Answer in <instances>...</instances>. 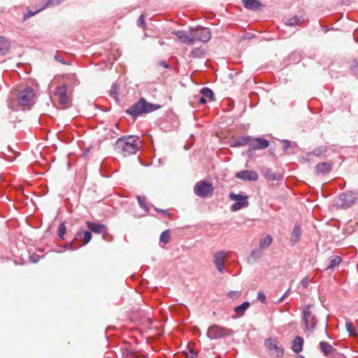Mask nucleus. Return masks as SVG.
Masks as SVG:
<instances>
[{
	"mask_svg": "<svg viewBox=\"0 0 358 358\" xmlns=\"http://www.w3.org/2000/svg\"><path fill=\"white\" fill-rule=\"evenodd\" d=\"M138 140L133 136H122L116 141L115 150L124 157L135 154L138 150Z\"/></svg>",
	"mask_w": 358,
	"mask_h": 358,
	"instance_id": "1",
	"label": "nucleus"
},
{
	"mask_svg": "<svg viewBox=\"0 0 358 358\" xmlns=\"http://www.w3.org/2000/svg\"><path fill=\"white\" fill-rule=\"evenodd\" d=\"M159 106L152 104L146 102L145 99L141 98L133 104L131 107H129L126 113L131 115L132 117H136L138 115H141L143 113H148L152 112L158 108H159Z\"/></svg>",
	"mask_w": 358,
	"mask_h": 358,
	"instance_id": "2",
	"label": "nucleus"
},
{
	"mask_svg": "<svg viewBox=\"0 0 358 358\" xmlns=\"http://www.w3.org/2000/svg\"><path fill=\"white\" fill-rule=\"evenodd\" d=\"M358 199V193L348 192H343L335 199L334 205L340 208H348L352 206Z\"/></svg>",
	"mask_w": 358,
	"mask_h": 358,
	"instance_id": "3",
	"label": "nucleus"
},
{
	"mask_svg": "<svg viewBox=\"0 0 358 358\" xmlns=\"http://www.w3.org/2000/svg\"><path fill=\"white\" fill-rule=\"evenodd\" d=\"M192 45L196 42L207 43L211 38V31L208 28L196 27L191 28Z\"/></svg>",
	"mask_w": 358,
	"mask_h": 358,
	"instance_id": "4",
	"label": "nucleus"
},
{
	"mask_svg": "<svg viewBox=\"0 0 358 358\" xmlns=\"http://www.w3.org/2000/svg\"><path fill=\"white\" fill-rule=\"evenodd\" d=\"M232 333L233 331L230 329L214 324L208 327L207 336L211 340H216L227 336H230Z\"/></svg>",
	"mask_w": 358,
	"mask_h": 358,
	"instance_id": "5",
	"label": "nucleus"
},
{
	"mask_svg": "<svg viewBox=\"0 0 358 358\" xmlns=\"http://www.w3.org/2000/svg\"><path fill=\"white\" fill-rule=\"evenodd\" d=\"M35 92L33 88L27 87L24 90L19 92L17 95V101L20 105L27 106L34 103Z\"/></svg>",
	"mask_w": 358,
	"mask_h": 358,
	"instance_id": "6",
	"label": "nucleus"
},
{
	"mask_svg": "<svg viewBox=\"0 0 358 358\" xmlns=\"http://www.w3.org/2000/svg\"><path fill=\"white\" fill-rule=\"evenodd\" d=\"M248 196L242 194H236L234 192L229 194V199L235 201L236 202L231 206L232 211H237L243 208L248 207L249 202L248 201Z\"/></svg>",
	"mask_w": 358,
	"mask_h": 358,
	"instance_id": "7",
	"label": "nucleus"
},
{
	"mask_svg": "<svg viewBox=\"0 0 358 358\" xmlns=\"http://www.w3.org/2000/svg\"><path fill=\"white\" fill-rule=\"evenodd\" d=\"M213 192L212 185L207 181L198 182L194 186V192L200 197H206L212 194Z\"/></svg>",
	"mask_w": 358,
	"mask_h": 358,
	"instance_id": "8",
	"label": "nucleus"
},
{
	"mask_svg": "<svg viewBox=\"0 0 358 358\" xmlns=\"http://www.w3.org/2000/svg\"><path fill=\"white\" fill-rule=\"evenodd\" d=\"M311 307V305H308L303 309V322L306 329L310 330H313L317 323V320L310 310Z\"/></svg>",
	"mask_w": 358,
	"mask_h": 358,
	"instance_id": "9",
	"label": "nucleus"
},
{
	"mask_svg": "<svg viewBox=\"0 0 358 358\" xmlns=\"http://www.w3.org/2000/svg\"><path fill=\"white\" fill-rule=\"evenodd\" d=\"M227 255V252L224 250L219 251L213 254V263L218 271L221 273H224V264L225 260L228 259Z\"/></svg>",
	"mask_w": 358,
	"mask_h": 358,
	"instance_id": "10",
	"label": "nucleus"
},
{
	"mask_svg": "<svg viewBox=\"0 0 358 358\" xmlns=\"http://www.w3.org/2000/svg\"><path fill=\"white\" fill-rule=\"evenodd\" d=\"M269 145V141L262 138H254L251 136V142L248 152L252 150L266 149Z\"/></svg>",
	"mask_w": 358,
	"mask_h": 358,
	"instance_id": "11",
	"label": "nucleus"
},
{
	"mask_svg": "<svg viewBox=\"0 0 358 358\" xmlns=\"http://www.w3.org/2000/svg\"><path fill=\"white\" fill-rule=\"evenodd\" d=\"M265 344L268 350L272 352V354L274 356L277 357H281L283 356V348L278 345V343L275 340L268 338L265 341Z\"/></svg>",
	"mask_w": 358,
	"mask_h": 358,
	"instance_id": "12",
	"label": "nucleus"
},
{
	"mask_svg": "<svg viewBox=\"0 0 358 358\" xmlns=\"http://www.w3.org/2000/svg\"><path fill=\"white\" fill-rule=\"evenodd\" d=\"M87 228L92 232L97 234H103V238L106 239V234L107 233V227L105 224L87 221L85 222Z\"/></svg>",
	"mask_w": 358,
	"mask_h": 358,
	"instance_id": "13",
	"label": "nucleus"
},
{
	"mask_svg": "<svg viewBox=\"0 0 358 358\" xmlns=\"http://www.w3.org/2000/svg\"><path fill=\"white\" fill-rule=\"evenodd\" d=\"M66 90L67 87L66 85H63L62 86H59L56 89L55 95L58 97V101L59 103L63 106V107H67L69 104V99L66 96Z\"/></svg>",
	"mask_w": 358,
	"mask_h": 358,
	"instance_id": "14",
	"label": "nucleus"
},
{
	"mask_svg": "<svg viewBox=\"0 0 358 358\" xmlns=\"http://www.w3.org/2000/svg\"><path fill=\"white\" fill-rule=\"evenodd\" d=\"M236 178L248 181H256L258 179V174L255 171L244 170L236 173Z\"/></svg>",
	"mask_w": 358,
	"mask_h": 358,
	"instance_id": "15",
	"label": "nucleus"
},
{
	"mask_svg": "<svg viewBox=\"0 0 358 358\" xmlns=\"http://www.w3.org/2000/svg\"><path fill=\"white\" fill-rule=\"evenodd\" d=\"M172 34L175 35L182 43L188 45H192V39L191 38V28H189V34L183 30L174 31L172 32Z\"/></svg>",
	"mask_w": 358,
	"mask_h": 358,
	"instance_id": "16",
	"label": "nucleus"
},
{
	"mask_svg": "<svg viewBox=\"0 0 358 358\" xmlns=\"http://www.w3.org/2000/svg\"><path fill=\"white\" fill-rule=\"evenodd\" d=\"M92 238V234L89 231L79 230L74 238L75 241L82 242V245L87 244Z\"/></svg>",
	"mask_w": 358,
	"mask_h": 358,
	"instance_id": "17",
	"label": "nucleus"
},
{
	"mask_svg": "<svg viewBox=\"0 0 358 358\" xmlns=\"http://www.w3.org/2000/svg\"><path fill=\"white\" fill-rule=\"evenodd\" d=\"M251 142V136H242L236 138L235 140H234L231 144L230 146L232 148H237V147H243L245 145H250Z\"/></svg>",
	"mask_w": 358,
	"mask_h": 358,
	"instance_id": "18",
	"label": "nucleus"
},
{
	"mask_svg": "<svg viewBox=\"0 0 358 358\" xmlns=\"http://www.w3.org/2000/svg\"><path fill=\"white\" fill-rule=\"evenodd\" d=\"M319 346L322 352L327 358H329L336 352V350L330 343L326 341H321Z\"/></svg>",
	"mask_w": 358,
	"mask_h": 358,
	"instance_id": "19",
	"label": "nucleus"
},
{
	"mask_svg": "<svg viewBox=\"0 0 358 358\" xmlns=\"http://www.w3.org/2000/svg\"><path fill=\"white\" fill-rule=\"evenodd\" d=\"M331 170V165L329 162H322L316 165L315 173L317 175H327Z\"/></svg>",
	"mask_w": 358,
	"mask_h": 358,
	"instance_id": "20",
	"label": "nucleus"
},
{
	"mask_svg": "<svg viewBox=\"0 0 358 358\" xmlns=\"http://www.w3.org/2000/svg\"><path fill=\"white\" fill-rule=\"evenodd\" d=\"M328 151V148L326 145H320L315 149H314L312 152H309L306 153L307 157H310L312 156L321 157L324 155Z\"/></svg>",
	"mask_w": 358,
	"mask_h": 358,
	"instance_id": "21",
	"label": "nucleus"
},
{
	"mask_svg": "<svg viewBox=\"0 0 358 358\" xmlns=\"http://www.w3.org/2000/svg\"><path fill=\"white\" fill-rule=\"evenodd\" d=\"M242 2L245 8L252 10H259L261 7V3L258 0H242Z\"/></svg>",
	"mask_w": 358,
	"mask_h": 358,
	"instance_id": "22",
	"label": "nucleus"
},
{
	"mask_svg": "<svg viewBox=\"0 0 358 358\" xmlns=\"http://www.w3.org/2000/svg\"><path fill=\"white\" fill-rule=\"evenodd\" d=\"M303 345V339L300 336H296L292 341V349L296 352L299 353L302 351Z\"/></svg>",
	"mask_w": 358,
	"mask_h": 358,
	"instance_id": "23",
	"label": "nucleus"
},
{
	"mask_svg": "<svg viewBox=\"0 0 358 358\" xmlns=\"http://www.w3.org/2000/svg\"><path fill=\"white\" fill-rule=\"evenodd\" d=\"M342 259L339 256H331L329 259V264L326 270L333 269L334 267L338 266L341 262Z\"/></svg>",
	"mask_w": 358,
	"mask_h": 358,
	"instance_id": "24",
	"label": "nucleus"
},
{
	"mask_svg": "<svg viewBox=\"0 0 358 358\" xmlns=\"http://www.w3.org/2000/svg\"><path fill=\"white\" fill-rule=\"evenodd\" d=\"M303 22H304V20L302 17L294 16L293 17L287 19L285 21V25L292 27V26H295V25H299V24H302Z\"/></svg>",
	"mask_w": 358,
	"mask_h": 358,
	"instance_id": "25",
	"label": "nucleus"
},
{
	"mask_svg": "<svg viewBox=\"0 0 358 358\" xmlns=\"http://www.w3.org/2000/svg\"><path fill=\"white\" fill-rule=\"evenodd\" d=\"M9 50L8 41L2 36H0V55H4Z\"/></svg>",
	"mask_w": 358,
	"mask_h": 358,
	"instance_id": "26",
	"label": "nucleus"
},
{
	"mask_svg": "<svg viewBox=\"0 0 358 358\" xmlns=\"http://www.w3.org/2000/svg\"><path fill=\"white\" fill-rule=\"evenodd\" d=\"M301 228L299 225L296 224L293 229L292 236V239H291L293 244H296V243H298L299 238L301 236Z\"/></svg>",
	"mask_w": 358,
	"mask_h": 358,
	"instance_id": "27",
	"label": "nucleus"
},
{
	"mask_svg": "<svg viewBox=\"0 0 358 358\" xmlns=\"http://www.w3.org/2000/svg\"><path fill=\"white\" fill-rule=\"evenodd\" d=\"M200 94L206 99H208L210 101L215 100L214 93L212 91V90H210L208 87H203V89H201L200 91Z\"/></svg>",
	"mask_w": 358,
	"mask_h": 358,
	"instance_id": "28",
	"label": "nucleus"
},
{
	"mask_svg": "<svg viewBox=\"0 0 358 358\" xmlns=\"http://www.w3.org/2000/svg\"><path fill=\"white\" fill-rule=\"evenodd\" d=\"M205 55V50L201 48H194L190 52L189 56L192 58H201Z\"/></svg>",
	"mask_w": 358,
	"mask_h": 358,
	"instance_id": "29",
	"label": "nucleus"
},
{
	"mask_svg": "<svg viewBox=\"0 0 358 358\" xmlns=\"http://www.w3.org/2000/svg\"><path fill=\"white\" fill-rule=\"evenodd\" d=\"M250 307V303L248 301H245L240 306H238L234 308V312L238 314L240 316L244 314V312Z\"/></svg>",
	"mask_w": 358,
	"mask_h": 358,
	"instance_id": "30",
	"label": "nucleus"
},
{
	"mask_svg": "<svg viewBox=\"0 0 358 358\" xmlns=\"http://www.w3.org/2000/svg\"><path fill=\"white\" fill-rule=\"evenodd\" d=\"M265 177L271 180H279L282 176L280 173H273L271 169H267L265 173Z\"/></svg>",
	"mask_w": 358,
	"mask_h": 358,
	"instance_id": "31",
	"label": "nucleus"
},
{
	"mask_svg": "<svg viewBox=\"0 0 358 358\" xmlns=\"http://www.w3.org/2000/svg\"><path fill=\"white\" fill-rule=\"evenodd\" d=\"M273 241V238L270 235H266L264 238L260 240L259 248L264 249L268 247Z\"/></svg>",
	"mask_w": 358,
	"mask_h": 358,
	"instance_id": "32",
	"label": "nucleus"
},
{
	"mask_svg": "<svg viewBox=\"0 0 358 358\" xmlns=\"http://www.w3.org/2000/svg\"><path fill=\"white\" fill-rule=\"evenodd\" d=\"M136 199L138 200L139 206L144 209L145 211L149 210V208L146 203V198L144 196H137Z\"/></svg>",
	"mask_w": 358,
	"mask_h": 358,
	"instance_id": "33",
	"label": "nucleus"
},
{
	"mask_svg": "<svg viewBox=\"0 0 358 358\" xmlns=\"http://www.w3.org/2000/svg\"><path fill=\"white\" fill-rule=\"evenodd\" d=\"M66 226L64 224V222L61 223L59 227H58V229H57V235L58 236L64 240V234H66Z\"/></svg>",
	"mask_w": 358,
	"mask_h": 358,
	"instance_id": "34",
	"label": "nucleus"
},
{
	"mask_svg": "<svg viewBox=\"0 0 358 358\" xmlns=\"http://www.w3.org/2000/svg\"><path fill=\"white\" fill-rule=\"evenodd\" d=\"M171 235L169 230L164 231L160 235V241L165 243L170 241Z\"/></svg>",
	"mask_w": 358,
	"mask_h": 358,
	"instance_id": "35",
	"label": "nucleus"
},
{
	"mask_svg": "<svg viewBox=\"0 0 358 358\" xmlns=\"http://www.w3.org/2000/svg\"><path fill=\"white\" fill-rule=\"evenodd\" d=\"M346 329L350 335H356V329L351 322L347 321L345 323Z\"/></svg>",
	"mask_w": 358,
	"mask_h": 358,
	"instance_id": "36",
	"label": "nucleus"
},
{
	"mask_svg": "<svg viewBox=\"0 0 358 358\" xmlns=\"http://www.w3.org/2000/svg\"><path fill=\"white\" fill-rule=\"evenodd\" d=\"M350 69L354 74H358V59H354L350 64Z\"/></svg>",
	"mask_w": 358,
	"mask_h": 358,
	"instance_id": "37",
	"label": "nucleus"
},
{
	"mask_svg": "<svg viewBox=\"0 0 358 358\" xmlns=\"http://www.w3.org/2000/svg\"><path fill=\"white\" fill-rule=\"evenodd\" d=\"M64 0H48L45 7L55 6L60 4Z\"/></svg>",
	"mask_w": 358,
	"mask_h": 358,
	"instance_id": "38",
	"label": "nucleus"
},
{
	"mask_svg": "<svg viewBox=\"0 0 358 358\" xmlns=\"http://www.w3.org/2000/svg\"><path fill=\"white\" fill-rule=\"evenodd\" d=\"M110 94L112 97L117 99L118 96V87L117 85H113L111 90H110Z\"/></svg>",
	"mask_w": 358,
	"mask_h": 358,
	"instance_id": "39",
	"label": "nucleus"
},
{
	"mask_svg": "<svg viewBox=\"0 0 358 358\" xmlns=\"http://www.w3.org/2000/svg\"><path fill=\"white\" fill-rule=\"evenodd\" d=\"M257 299L261 301L262 303H266V296H265V294L260 291L257 293Z\"/></svg>",
	"mask_w": 358,
	"mask_h": 358,
	"instance_id": "40",
	"label": "nucleus"
},
{
	"mask_svg": "<svg viewBox=\"0 0 358 358\" xmlns=\"http://www.w3.org/2000/svg\"><path fill=\"white\" fill-rule=\"evenodd\" d=\"M138 24L139 27H141L143 29L145 28V16L143 14L140 15L138 20Z\"/></svg>",
	"mask_w": 358,
	"mask_h": 358,
	"instance_id": "41",
	"label": "nucleus"
},
{
	"mask_svg": "<svg viewBox=\"0 0 358 358\" xmlns=\"http://www.w3.org/2000/svg\"><path fill=\"white\" fill-rule=\"evenodd\" d=\"M158 65L160 66H162L164 68H166V69L170 68V65L166 61H164V60L159 61L158 62Z\"/></svg>",
	"mask_w": 358,
	"mask_h": 358,
	"instance_id": "42",
	"label": "nucleus"
},
{
	"mask_svg": "<svg viewBox=\"0 0 358 358\" xmlns=\"http://www.w3.org/2000/svg\"><path fill=\"white\" fill-rule=\"evenodd\" d=\"M54 58H55V59L56 61H57V62H60V63H62V64H67V63L64 60V59H63V58H62V57H61L59 55H57H57H55L54 56Z\"/></svg>",
	"mask_w": 358,
	"mask_h": 358,
	"instance_id": "43",
	"label": "nucleus"
},
{
	"mask_svg": "<svg viewBox=\"0 0 358 358\" xmlns=\"http://www.w3.org/2000/svg\"><path fill=\"white\" fill-rule=\"evenodd\" d=\"M329 358H347L343 354L338 352L337 351L332 355Z\"/></svg>",
	"mask_w": 358,
	"mask_h": 358,
	"instance_id": "44",
	"label": "nucleus"
},
{
	"mask_svg": "<svg viewBox=\"0 0 358 358\" xmlns=\"http://www.w3.org/2000/svg\"><path fill=\"white\" fill-rule=\"evenodd\" d=\"M282 144H283V150L285 151H287L290 146V142L288 141H283Z\"/></svg>",
	"mask_w": 358,
	"mask_h": 358,
	"instance_id": "45",
	"label": "nucleus"
},
{
	"mask_svg": "<svg viewBox=\"0 0 358 358\" xmlns=\"http://www.w3.org/2000/svg\"><path fill=\"white\" fill-rule=\"evenodd\" d=\"M38 10L36 11V12H29L26 14L24 15V20H27L28 18H29L30 17L34 15Z\"/></svg>",
	"mask_w": 358,
	"mask_h": 358,
	"instance_id": "46",
	"label": "nucleus"
},
{
	"mask_svg": "<svg viewBox=\"0 0 358 358\" xmlns=\"http://www.w3.org/2000/svg\"><path fill=\"white\" fill-rule=\"evenodd\" d=\"M197 101L200 103V104H204L206 103V99L205 97H203V96L201 95H199L198 96V100Z\"/></svg>",
	"mask_w": 358,
	"mask_h": 358,
	"instance_id": "47",
	"label": "nucleus"
},
{
	"mask_svg": "<svg viewBox=\"0 0 358 358\" xmlns=\"http://www.w3.org/2000/svg\"><path fill=\"white\" fill-rule=\"evenodd\" d=\"M250 257H261V254L257 250H253L250 253Z\"/></svg>",
	"mask_w": 358,
	"mask_h": 358,
	"instance_id": "48",
	"label": "nucleus"
},
{
	"mask_svg": "<svg viewBox=\"0 0 358 358\" xmlns=\"http://www.w3.org/2000/svg\"><path fill=\"white\" fill-rule=\"evenodd\" d=\"M308 282H309L308 278H304L301 281V284L303 287H306L308 285Z\"/></svg>",
	"mask_w": 358,
	"mask_h": 358,
	"instance_id": "49",
	"label": "nucleus"
},
{
	"mask_svg": "<svg viewBox=\"0 0 358 358\" xmlns=\"http://www.w3.org/2000/svg\"><path fill=\"white\" fill-rule=\"evenodd\" d=\"M160 213H162L164 214H165L167 217H171V214L168 212L167 210H160Z\"/></svg>",
	"mask_w": 358,
	"mask_h": 358,
	"instance_id": "50",
	"label": "nucleus"
},
{
	"mask_svg": "<svg viewBox=\"0 0 358 358\" xmlns=\"http://www.w3.org/2000/svg\"><path fill=\"white\" fill-rule=\"evenodd\" d=\"M197 357V354L193 352H190L189 358H196Z\"/></svg>",
	"mask_w": 358,
	"mask_h": 358,
	"instance_id": "51",
	"label": "nucleus"
},
{
	"mask_svg": "<svg viewBox=\"0 0 358 358\" xmlns=\"http://www.w3.org/2000/svg\"><path fill=\"white\" fill-rule=\"evenodd\" d=\"M289 292H290V289H288L285 292V293L282 295V296H283V297H285H285L289 294Z\"/></svg>",
	"mask_w": 358,
	"mask_h": 358,
	"instance_id": "52",
	"label": "nucleus"
},
{
	"mask_svg": "<svg viewBox=\"0 0 358 358\" xmlns=\"http://www.w3.org/2000/svg\"><path fill=\"white\" fill-rule=\"evenodd\" d=\"M235 294H236L235 293L230 292V293H229V296H230L231 298H233V297L235 296Z\"/></svg>",
	"mask_w": 358,
	"mask_h": 358,
	"instance_id": "53",
	"label": "nucleus"
},
{
	"mask_svg": "<svg viewBox=\"0 0 358 358\" xmlns=\"http://www.w3.org/2000/svg\"><path fill=\"white\" fill-rule=\"evenodd\" d=\"M31 260L33 262H35V263L38 262V259L33 258V257H31Z\"/></svg>",
	"mask_w": 358,
	"mask_h": 358,
	"instance_id": "54",
	"label": "nucleus"
},
{
	"mask_svg": "<svg viewBox=\"0 0 358 358\" xmlns=\"http://www.w3.org/2000/svg\"><path fill=\"white\" fill-rule=\"evenodd\" d=\"M31 260L33 262H35V263L38 262V259L33 258V257H31Z\"/></svg>",
	"mask_w": 358,
	"mask_h": 358,
	"instance_id": "55",
	"label": "nucleus"
},
{
	"mask_svg": "<svg viewBox=\"0 0 358 358\" xmlns=\"http://www.w3.org/2000/svg\"><path fill=\"white\" fill-rule=\"evenodd\" d=\"M69 248H70V249H73V243H71L69 244Z\"/></svg>",
	"mask_w": 358,
	"mask_h": 358,
	"instance_id": "56",
	"label": "nucleus"
},
{
	"mask_svg": "<svg viewBox=\"0 0 358 358\" xmlns=\"http://www.w3.org/2000/svg\"><path fill=\"white\" fill-rule=\"evenodd\" d=\"M155 210L156 211H157V212H160V210H161L162 209H159V208H156V207H155Z\"/></svg>",
	"mask_w": 358,
	"mask_h": 358,
	"instance_id": "57",
	"label": "nucleus"
},
{
	"mask_svg": "<svg viewBox=\"0 0 358 358\" xmlns=\"http://www.w3.org/2000/svg\"><path fill=\"white\" fill-rule=\"evenodd\" d=\"M285 299V297H283V296L278 300V302H281L283 299Z\"/></svg>",
	"mask_w": 358,
	"mask_h": 358,
	"instance_id": "58",
	"label": "nucleus"
},
{
	"mask_svg": "<svg viewBox=\"0 0 358 358\" xmlns=\"http://www.w3.org/2000/svg\"><path fill=\"white\" fill-rule=\"evenodd\" d=\"M297 358H305V357L302 355H299Z\"/></svg>",
	"mask_w": 358,
	"mask_h": 358,
	"instance_id": "59",
	"label": "nucleus"
},
{
	"mask_svg": "<svg viewBox=\"0 0 358 358\" xmlns=\"http://www.w3.org/2000/svg\"><path fill=\"white\" fill-rule=\"evenodd\" d=\"M159 44H160V45H163V44H164V42L160 41V42H159Z\"/></svg>",
	"mask_w": 358,
	"mask_h": 358,
	"instance_id": "60",
	"label": "nucleus"
}]
</instances>
